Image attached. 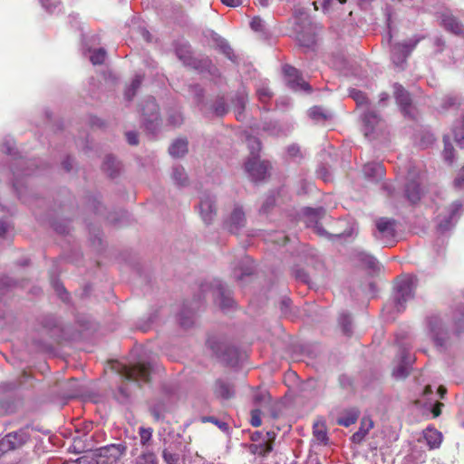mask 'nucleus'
<instances>
[{"mask_svg": "<svg viewBox=\"0 0 464 464\" xmlns=\"http://www.w3.org/2000/svg\"><path fill=\"white\" fill-rule=\"evenodd\" d=\"M111 367L117 374L123 378L124 381L135 382L139 386L150 381V363L137 362L126 364L118 361H113Z\"/></svg>", "mask_w": 464, "mask_h": 464, "instance_id": "f257e3e1", "label": "nucleus"}, {"mask_svg": "<svg viewBox=\"0 0 464 464\" xmlns=\"http://www.w3.org/2000/svg\"><path fill=\"white\" fill-rule=\"evenodd\" d=\"M176 53L185 65L192 67L199 72L208 71L209 73L215 74V72L217 71L208 58L198 59L193 57L190 54L189 46L184 45L177 48Z\"/></svg>", "mask_w": 464, "mask_h": 464, "instance_id": "f03ea898", "label": "nucleus"}, {"mask_svg": "<svg viewBox=\"0 0 464 464\" xmlns=\"http://www.w3.org/2000/svg\"><path fill=\"white\" fill-rule=\"evenodd\" d=\"M395 220L388 218H379L375 220L373 237L381 244L388 246L394 242L396 234Z\"/></svg>", "mask_w": 464, "mask_h": 464, "instance_id": "7ed1b4c3", "label": "nucleus"}, {"mask_svg": "<svg viewBox=\"0 0 464 464\" xmlns=\"http://www.w3.org/2000/svg\"><path fill=\"white\" fill-rule=\"evenodd\" d=\"M414 279L412 277H405L400 279L395 287L393 301L398 312L404 309V304L413 298Z\"/></svg>", "mask_w": 464, "mask_h": 464, "instance_id": "20e7f679", "label": "nucleus"}, {"mask_svg": "<svg viewBox=\"0 0 464 464\" xmlns=\"http://www.w3.org/2000/svg\"><path fill=\"white\" fill-rule=\"evenodd\" d=\"M208 345L216 356L225 363L233 365L237 362V351L234 346L216 338H209L208 340Z\"/></svg>", "mask_w": 464, "mask_h": 464, "instance_id": "39448f33", "label": "nucleus"}, {"mask_svg": "<svg viewBox=\"0 0 464 464\" xmlns=\"http://www.w3.org/2000/svg\"><path fill=\"white\" fill-rule=\"evenodd\" d=\"M427 327L429 334L435 345L439 348L445 347L449 334L445 328L442 318L439 315L430 316L427 320Z\"/></svg>", "mask_w": 464, "mask_h": 464, "instance_id": "423d86ee", "label": "nucleus"}, {"mask_svg": "<svg viewBox=\"0 0 464 464\" xmlns=\"http://www.w3.org/2000/svg\"><path fill=\"white\" fill-rule=\"evenodd\" d=\"M145 128L151 133H155L160 126L159 106L154 98L150 97L141 108Z\"/></svg>", "mask_w": 464, "mask_h": 464, "instance_id": "0eeeda50", "label": "nucleus"}, {"mask_svg": "<svg viewBox=\"0 0 464 464\" xmlns=\"http://www.w3.org/2000/svg\"><path fill=\"white\" fill-rule=\"evenodd\" d=\"M30 435L25 429L9 432L0 440V457L8 451L21 448L28 441Z\"/></svg>", "mask_w": 464, "mask_h": 464, "instance_id": "6e6552de", "label": "nucleus"}, {"mask_svg": "<svg viewBox=\"0 0 464 464\" xmlns=\"http://www.w3.org/2000/svg\"><path fill=\"white\" fill-rule=\"evenodd\" d=\"M461 211L462 204L459 201H455L452 203L445 214H440L438 216V229L440 232L450 230L457 222V219L459 218Z\"/></svg>", "mask_w": 464, "mask_h": 464, "instance_id": "1a4fd4ad", "label": "nucleus"}, {"mask_svg": "<svg viewBox=\"0 0 464 464\" xmlns=\"http://www.w3.org/2000/svg\"><path fill=\"white\" fill-rule=\"evenodd\" d=\"M461 211L462 204L459 201H455L452 203L445 214H440L438 216V229L440 232L450 230L457 222V219L459 218Z\"/></svg>", "mask_w": 464, "mask_h": 464, "instance_id": "9d476101", "label": "nucleus"}, {"mask_svg": "<svg viewBox=\"0 0 464 464\" xmlns=\"http://www.w3.org/2000/svg\"><path fill=\"white\" fill-rule=\"evenodd\" d=\"M420 39H409L403 43L395 44L392 49V60L397 66L401 65L412 50L418 44Z\"/></svg>", "mask_w": 464, "mask_h": 464, "instance_id": "9b49d317", "label": "nucleus"}, {"mask_svg": "<svg viewBox=\"0 0 464 464\" xmlns=\"http://www.w3.org/2000/svg\"><path fill=\"white\" fill-rule=\"evenodd\" d=\"M284 73L288 86L294 91L310 92L311 87L300 75L297 69L293 66H284Z\"/></svg>", "mask_w": 464, "mask_h": 464, "instance_id": "f8f14e48", "label": "nucleus"}, {"mask_svg": "<svg viewBox=\"0 0 464 464\" xmlns=\"http://www.w3.org/2000/svg\"><path fill=\"white\" fill-rule=\"evenodd\" d=\"M212 295L221 309L225 310L233 306L234 300L231 297L230 290L220 282H216L213 285Z\"/></svg>", "mask_w": 464, "mask_h": 464, "instance_id": "ddd939ff", "label": "nucleus"}, {"mask_svg": "<svg viewBox=\"0 0 464 464\" xmlns=\"http://www.w3.org/2000/svg\"><path fill=\"white\" fill-rule=\"evenodd\" d=\"M246 225V217L243 209L236 206L224 221V227L229 232L237 234Z\"/></svg>", "mask_w": 464, "mask_h": 464, "instance_id": "4468645a", "label": "nucleus"}, {"mask_svg": "<svg viewBox=\"0 0 464 464\" xmlns=\"http://www.w3.org/2000/svg\"><path fill=\"white\" fill-rule=\"evenodd\" d=\"M246 171L249 174L252 179L263 180L269 169V164L266 161H260L259 159L247 160L245 163Z\"/></svg>", "mask_w": 464, "mask_h": 464, "instance_id": "2eb2a0df", "label": "nucleus"}, {"mask_svg": "<svg viewBox=\"0 0 464 464\" xmlns=\"http://www.w3.org/2000/svg\"><path fill=\"white\" fill-rule=\"evenodd\" d=\"M199 214L205 224H210L216 215L215 198L210 195H204L199 202Z\"/></svg>", "mask_w": 464, "mask_h": 464, "instance_id": "dca6fc26", "label": "nucleus"}, {"mask_svg": "<svg viewBox=\"0 0 464 464\" xmlns=\"http://www.w3.org/2000/svg\"><path fill=\"white\" fill-rule=\"evenodd\" d=\"M295 30L302 45L310 47L314 44V34L307 17L304 18L302 24L296 23Z\"/></svg>", "mask_w": 464, "mask_h": 464, "instance_id": "f3484780", "label": "nucleus"}, {"mask_svg": "<svg viewBox=\"0 0 464 464\" xmlns=\"http://www.w3.org/2000/svg\"><path fill=\"white\" fill-rule=\"evenodd\" d=\"M405 194L411 203H416L420 199L421 188L420 187V177L417 176L413 170L409 172L408 182L405 187Z\"/></svg>", "mask_w": 464, "mask_h": 464, "instance_id": "a211bd4d", "label": "nucleus"}, {"mask_svg": "<svg viewBox=\"0 0 464 464\" xmlns=\"http://www.w3.org/2000/svg\"><path fill=\"white\" fill-rule=\"evenodd\" d=\"M394 96L401 111L408 116H411V98L410 93L400 84L393 85Z\"/></svg>", "mask_w": 464, "mask_h": 464, "instance_id": "6ab92c4d", "label": "nucleus"}, {"mask_svg": "<svg viewBox=\"0 0 464 464\" xmlns=\"http://www.w3.org/2000/svg\"><path fill=\"white\" fill-rule=\"evenodd\" d=\"M126 451V447L122 444H110L105 447L96 449V455L107 459L108 461L119 459Z\"/></svg>", "mask_w": 464, "mask_h": 464, "instance_id": "aec40b11", "label": "nucleus"}, {"mask_svg": "<svg viewBox=\"0 0 464 464\" xmlns=\"http://www.w3.org/2000/svg\"><path fill=\"white\" fill-rule=\"evenodd\" d=\"M307 216L308 226H313L315 232L320 236H327V232L319 224V220L325 216V210L323 208H307L304 211Z\"/></svg>", "mask_w": 464, "mask_h": 464, "instance_id": "412c9836", "label": "nucleus"}, {"mask_svg": "<svg viewBox=\"0 0 464 464\" xmlns=\"http://www.w3.org/2000/svg\"><path fill=\"white\" fill-rule=\"evenodd\" d=\"M213 389L215 395L218 398L223 400H228L235 394L233 385L229 382L223 379L217 380Z\"/></svg>", "mask_w": 464, "mask_h": 464, "instance_id": "4be33fe9", "label": "nucleus"}, {"mask_svg": "<svg viewBox=\"0 0 464 464\" xmlns=\"http://www.w3.org/2000/svg\"><path fill=\"white\" fill-rule=\"evenodd\" d=\"M441 23L447 31H450L457 35L464 34V25L452 14H443Z\"/></svg>", "mask_w": 464, "mask_h": 464, "instance_id": "5701e85b", "label": "nucleus"}, {"mask_svg": "<svg viewBox=\"0 0 464 464\" xmlns=\"http://www.w3.org/2000/svg\"><path fill=\"white\" fill-rule=\"evenodd\" d=\"M363 122H364V135L366 137H371V135L374 134L377 130V127L381 123V120L377 113L372 111H368L363 115Z\"/></svg>", "mask_w": 464, "mask_h": 464, "instance_id": "b1692460", "label": "nucleus"}, {"mask_svg": "<svg viewBox=\"0 0 464 464\" xmlns=\"http://www.w3.org/2000/svg\"><path fill=\"white\" fill-rule=\"evenodd\" d=\"M359 415L360 411L356 408L346 409L337 418L336 423L340 426L349 427L357 421Z\"/></svg>", "mask_w": 464, "mask_h": 464, "instance_id": "393cba45", "label": "nucleus"}, {"mask_svg": "<svg viewBox=\"0 0 464 464\" xmlns=\"http://www.w3.org/2000/svg\"><path fill=\"white\" fill-rule=\"evenodd\" d=\"M423 438L430 450L437 449L442 441V434L433 428H428L423 431Z\"/></svg>", "mask_w": 464, "mask_h": 464, "instance_id": "a878e982", "label": "nucleus"}, {"mask_svg": "<svg viewBox=\"0 0 464 464\" xmlns=\"http://www.w3.org/2000/svg\"><path fill=\"white\" fill-rule=\"evenodd\" d=\"M267 437L266 439H264L260 443L258 444H251L249 445V451L254 455H260V456H266L273 450L272 442L270 441V433L267 432L266 434Z\"/></svg>", "mask_w": 464, "mask_h": 464, "instance_id": "bb28decb", "label": "nucleus"}, {"mask_svg": "<svg viewBox=\"0 0 464 464\" xmlns=\"http://www.w3.org/2000/svg\"><path fill=\"white\" fill-rule=\"evenodd\" d=\"M363 173L368 178L379 179L384 176V169L380 163H367L363 167Z\"/></svg>", "mask_w": 464, "mask_h": 464, "instance_id": "cd10ccee", "label": "nucleus"}, {"mask_svg": "<svg viewBox=\"0 0 464 464\" xmlns=\"http://www.w3.org/2000/svg\"><path fill=\"white\" fill-rule=\"evenodd\" d=\"M372 427L373 423L372 420H366L363 419L359 430L353 434L352 441L357 444L361 443Z\"/></svg>", "mask_w": 464, "mask_h": 464, "instance_id": "c85d7f7f", "label": "nucleus"}, {"mask_svg": "<svg viewBox=\"0 0 464 464\" xmlns=\"http://www.w3.org/2000/svg\"><path fill=\"white\" fill-rule=\"evenodd\" d=\"M345 0H317L313 3L314 8H322L324 13H329L341 6Z\"/></svg>", "mask_w": 464, "mask_h": 464, "instance_id": "c756f323", "label": "nucleus"}, {"mask_svg": "<svg viewBox=\"0 0 464 464\" xmlns=\"http://www.w3.org/2000/svg\"><path fill=\"white\" fill-rule=\"evenodd\" d=\"M172 157H182L188 152V141L183 139L176 140L169 149Z\"/></svg>", "mask_w": 464, "mask_h": 464, "instance_id": "7c9ffc66", "label": "nucleus"}, {"mask_svg": "<svg viewBox=\"0 0 464 464\" xmlns=\"http://www.w3.org/2000/svg\"><path fill=\"white\" fill-rule=\"evenodd\" d=\"M102 169L110 177H114L120 170V163L114 157L109 155L103 161Z\"/></svg>", "mask_w": 464, "mask_h": 464, "instance_id": "2f4dec72", "label": "nucleus"}, {"mask_svg": "<svg viewBox=\"0 0 464 464\" xmlns=\"http://www.w3.org/2000/svg\"><path fill=\"white\" fill-rule=\"evenodd\" d=\"M172 179L178 186H186L188 182V179L184 168L180 166H175L172 170Z\"/></svg>", "mask_w": 464, "mask_h": 464, "instance_id": "473e14b6", "label": "nucleus"}, {"mask_svg": "<svg viewBox=\"0 0 464 464\" xmlns=\"http://www.w3.org/2000/svg\"><path fill=\"white\" fill-rule=\"evenodd\" d=\"M246 144L250 150V157L248 160H256L258 158V152L261 150V143L259 140L253 136L246 138Z\"/></svg>", "mask_w": 464, "mask_h": 464, "instance_id": "72a5a7b5", "label": "nucleus"}, {"mask_svg": "<svg viewBox=\"0 0 464 464\" xmlns=\"http://www.w3.org/2000/svg\"><path fill=\"white\" fill-rule=\"evenodd\" d=\"M356 258L362 265L372 270H375L378 266L376 258L365 252H359Z\"/></svg>", "mask_w": 464, "mask_h": 464, "instance_id": "f704fd0d", "label": "nucleus"}, {"mask_svg": "<svg viewBox=\"0 0 464 464\" xmlns=\"http://www.w3.org/2000/svg\"><path fill=\"white\" fill-rule=\"evenodd\" d=\"M90 52H91L90 61L92 62V64H94V65L102 64L105 61L106 56H107V53H106L105 49L98 48V49L90 50Z\"/></svg>", "mask_w": 464, "mask_h": 464, "instance_id": "c9c22d12", "label": "nucleus"}, {"mask_svg": "<svg viewBox=\"0 0 464 464\" xmlns=\"http://www.w3.org/2000/svg\"><path fill=\"white\" fill-rule=\"evenodd\" d=\"M314 438L322 442V443H326L327 440H328V436H327V432H326V429L325 427L324 426V424L322 423H314Z\"/></svg>", "mask_w": 464, "mask_h": 464, "instance_id": "e433bc0d", "label": "nucleus"}, {"mask_svg": "<svg viewBox=\"0 0 464 464\" xmlns=\"http://www.w3.org/2000/svg\"><path fill=\"white\" fill-rule=\"evenodd\" d=\"M142 79V76L138 74L132 80L130 87L125 92V97L128 100H131L135 96L136 91L140 88L141 84Z\"/></svg>", "mask_w": 464, "mask_h": 464, "instance_id": "4c0bfd02", "label": "nucleus"}, {"mask_svg": "<svg viewBox=\"0 0 464 464\" xmlns=\"http://www.w3.org/2000/svg\"><path fill=\"white\" fill-rule=\"evenodd\" d=\"M443 141H444V149L442 151L443 158H444L445 161H447L448 163H452L453 159H454L453 146L450 142V139L447 136H445L443 138Z\"/></svg>", "mask_w": 464, "mask_h": 464, "instance_id": "58836bf2", "label": "nucleus"}, {"mask_svg": "<svg viewBox=\"0 0 464 464\" xmlns=\"http://www.w3.org/2000/svg\"><path fill=\"white\" fill-rule=\"evenodd\" d=\"M162 459L166 464H179L180 457L179 453L164 449L162 450Z\"/></svg>", "mask_w": 464, "mask_h": 464, "instance_id": "ea45409f", "label": "nucleus"}, {"mask_svg": "<svg viewBox=\"0 0 464 464\" xmlns=\"http://www.w3.org/2000/svg\"><path fill=\"white\" fill-rule=\"evenodd\" d=\"M339 324L343 329V334L347 335L352 334V319L350 314H342L339 317Z\"/></svg>", "mask_w": 464, "mask_h": 464, "instance_id": "a19ab883", "label": "nucleus"}, {"mask_svg": "<svg viewBox=\"0 0 464 464\" xmlns=\"http://www.w3.org/2000/svg\"><path fill=\"white\" fill-rule=\"evenodd\" d=\"M262 130L271 136H277L281 133V128L276 121L264 122Z\"/></svg>", "mask_w": 464, "mask_h": 464, "instance_id": "79ce46f5", "label": "nucleus"}, {"mask_svg": "<svg viewBox=\"0 0 464 464\" xmlns=\"http://www.w3.org/2000/svg\"><path fill=\"white\" fill-rule=\"evenodd\" d=\"M137 464H159V462L156 455L149 451L141 454L138 458Z\"/></svg>", "mask_w": 464, "mask_h": 464, "instance_id": "37998d69", "label": "nucleus"}, {"mask_svg": "<svg viewBox=\"0 0 464 464\" xmlns=\"http://www.w3.org/2000/svg\"><path fill=\"white\" fill-rule=\"evenodd\" d=\"M202 421L203 422H212L214 423L216 426H218L219 428V430H221L222 431L227 433L228 430H229V426L227 422L223 421V420H218L217 418L213 417V416H208V417H203L202 418Z\"/></svg>", "mask_w": 464, "mask_h": 464, "instance_id": "c03bdc74", "label": "nucleus"}, {"mask_svg": "<svg viewBox=\"0 0 464 464\" xmlns=\"http://www.w3.org/2000/svg\"><path fill=\"white\" fill-rule=\"evenodd\" d=\"M153 430L151 428H144L140 427L139 429V435L140 438V443L142 445H147L148 442L150 440L152 436Z\"/></svg>", "mask_w": 464, "mask_h": 464, "instance_id": "a18cd8bd", "label": "nucleus"}, {"mask_svg": "<svg viewBox=\"0 0 464 464\" xmlns=\"http://www.w3.org/2000/svg\"><path fill=\"white\" fill-rule=\"evenodd\" d=\"M96 450L92 452V455H84L77 459L78 464H99Z\"/></svg>", "mask_w": 464, "mask_h": 464, "instance_id": "49530a36", "label": "nucleus"}, {"mask_svg": "<svg viewBox=\"0 0 464 464\" xmlns=\"http://www.w3.org/2000/svg\"><path fill=\"white\" fill-rule=\"evenodd\" d=\"M246 102V96L243 92L237 93L235 99L233 100V103L235 107L239 110V113L244 110Z\"/></svg>", "mask_w": 464, "mask_h": 464, "instance_id": "de8ad7c7", "label": "nucleus"}, {"mask_svg": "<svg viewBox=\"0 0 464 464\" xmlns=\"http://www.w3.org/2000/svg\"><path fill=\"white\" fill-rule=\"evenodd\" d=\"M193 314L188 313L186 314L185 312H182L179 315V324L184 328H188L193 324Z\"/></svg>", "mask_w": 464, "mask_h": 464, "instance_id": "09e8293b", "label": "nucleus"}, {"mask_svg": "<svg viewBox=\"0 0 464 464\" xmlns=\"http://www.w3.org/2000/svg\"><path fill=\"white\" fill-rule=\"evenodd\" d=\"M250 27L255 32H264L266 25L260 17L255 16L250 22Z\"/></svg>", "mask_w": 464, "mask_h": 464, "instance_id": "8fccbe9b", "label": "nucleus"}, {"mask_svg": "<svg viewBox=\"0 0 464 464\" xmlns=\"http://www.w3.org/2000/svg\"><path fill=\"white\" fill-rule=\"evenodd\" d=\"M351 97L356 102L358 105H362L367 102L365 94L358 90L351 91Z\"/></svg>", "mask_w": 464, "mask_h": 464, "instance_id": "3c124183", "label": "nucleus"}, {"mask_svg": "<svg viewBox=\"0 0 464 464\" xmlns=\"http://www.w3.org/2000/svg\"><path fill=\"white\" fill-rule=\"evenodd\" d=\"M169 121L173 126H179L183 122V116L179 111H174L169 113Z\"/></svg>", "mask_w": 464, "mask_h": 464, "instance_id": "603ef678", "label": "nucleus"}, {"mask_svg": "<svg viewBox=\"0 0 464 464\" xmlns=\"http://www.w3.org/2000/svg\"><path fill=\"white\" fill-rule=\"evenodd\" d=\"M218 46L222 53L230 60H233V50L228 44V43L225 40H220L218 43Z\"/></svg>", "mask_w": 464, "mask_h": 464, "instance_id": "864d4df0", "label": "nucleus"}, {"mask_svg": "<svg viewBox=\"0 0 464 464\" xmlns=\"http://www.w3.org/2000/svg\"><path fill=\"white\" fill-rule=\"evenodd\" d=\"M214 111L218 116H222L227 113V108L223 99H219L216 102Z\"/></svg>", "mask_w": 464, "mask_h": 464, "instance_id": "5fc2aeb1", "label": "nucleus"}, {"mask_svg": "<svg viewBox=\"0 0 464 464\" xmlns=\"http://www.w3.org/2000/svg\"><path fill=\"white\" fill-rule=\"evenodd\" d=\"M261 411L259 410H253L251 411V424L254 427H259L262 424L261 417H260Z\"/></svg>", "mask_w": 464, "mask_h": 464, "instance_id": "6e6d98bb", "label": "nucleus"}, {"mask_svg": "<svg viewBox=\"0 0 464 464\" xmlns=\"http://www.w3.org/2000/svg\"><path fill=\"white\" fill-rule=\"evenodd\" d=\"M309 116L312 118V119H319V118H324L325 119V116L324 114L323 113V111L320 107H313L312 109H310L309 111Z\"/></svg>", "mask_w": 464, "mask_h": 464, "instance_id": "4d7b16f0", "label": "nucleus"}, {"mask_svg": "<svg viewBox=\"0 0 464 464\" xmlns=\"http://www.w3.org/2000/svg\"><path fill=\"white\" fill-rule=\"evenodd\" d=\"M409 374L408 369L405 366H399L394 370L393 375L397 378H405Z\"/></svg>", "mask_w": 464, "mask_h": 464, "instance_id": "13d9d810", "label": "nucleus"}, {"mask_svg": "<svg viewBox=\"0 0 464 464\" xmlns=\"http://www.w3.org/2000/svg\"><path fill=\"white\" fill-rule=\"evenodd\" d=\"M53 286H54L57 294L60 295V297L63 300H66L68 297V294H67L66 290L64 289V287L62 285H60L58 282H55Z\"/></svg>", "mask_w": 464, "mask_h": 464, "instance_id": "bf43d9fd", "label": "nucleus"}, {"mask_svg": "<svg viewBox=\"0 0 464 464\" xmlns=\"http://www.w3.org/2000/svg\"><path fill=\"white\" fill-rule=\"evenodd\" d=\"M454 184L457 188L464 187V166L460 169L457 178L455 179Z\"/></svg>", "mask_w": 464, "mask_h": 464, "instance_id": "052dcab7", "label": "nucleus"}, {"mask_svg": "<svg viewBox=\"0 0 464 464\" xmlns=\"http://www.w3.org/2000/svg\"><path fill=\"white\" fill-rule=\"evenodd\" d=\"M242 272L240 275H237V271H235V277L237 280H242L243 276H249L253 273V269L250 266H246L245 268H241Z\"/></svg>", "mask_w": 464, "mask_h": 464, "instance_id": "680f3d73", "label": "nucleus"}, {"mask_svg": "<svg viewBox=\"0 0 464 464\" xmlns=\"http://www.w3.org/2000/svg\"><path fill=\"white\" fill-rule=\"evenodd\" d=\"M454 320H455L454 324H456L457 329L458 330L460 329L461 328L460 321L462 320L464 322V309L457 311V314L454 315Z\"/></svg>", "mask_w": 464, "mask_h": 464, "instance_id": "e2e57ef3", "label": "nucleus"}, {"mask_svg": "<svg viewBox=\"0 0 464 464\" xmlns=\"http://www.w3.org/2000/svg\"><path fill=\"white\" fill-rule=\"evenodd\" d=\"M287 153L291 158H296L300 154V148L297 145H290L287 148Z\"/></svg>", "mask_w": 464, "mask_h": 464, "instance_id": "0e129e2a", "label": "nucleus"}, {"mask_svg": "<svg viewBox=\"0 0 464 464\" xmlns=\"http://www.w3.org/2000/svg\"><path fill=\"white\" fill-rule=\"evenodd\" d=\"M291 300L289 298H283L280 302V309L283 314H287V310L290 307Z\"/></svg>", "mask_w": 464, "mask_h": 464, "instance_id": "69168bd1", "label": "nucleus"}, {"mask_svg": "<svg viewBox=\"0 0 464 464\" xmlns=\"http://www.w3.org/2000/svg\"><path fill=\"white\" fill-rule=\"evenodd\" d=\"M295 277L304 283L309 282V276L302 269H297L295 271Z\"/></svg>", "mask_w": 464, "mask_h": 464, "instance_id": "338daca9", "label": "nucleus"}, {"mask_svg": "<svg viewBox=\"0 0 464 464\" xmlns=\"http://www.w3.org/2000/svg\"><path fill=\"white\" fill-rule=\"evenodd\" d=\"M456 103H457V98L449 96L444 99L442 106L444 109H448V108L455 105Z\"/></svg>", "mask_w": 464, "mask_h": 464, "instance_id": "774afa93", "label": "nucleus"}]
</instances>
